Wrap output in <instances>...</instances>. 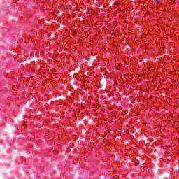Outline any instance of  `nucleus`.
Masks as SVG:
<instances>
[{
	"mask_svg": "<svg viewBox=\"0 0 179 179\" xmlns=\"http://www.w3.org/2000/svg\"><path fill=\"white\" fill-rule=\"evenodd\" d=\"M155 2H159V0H155Z\"/></svg>",
	"mask_w": 179,
	"mask_h": 179,
	"instance_id": "obj_1",
	"label": "nucleus"
}]
</instances>
